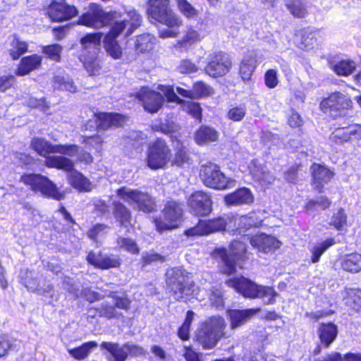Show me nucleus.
<instances>
[{
  "instance_id": "nucleus-50",
  "label": "nucleus",
  "mask_w": 361,
  "mask_h": 361,
  "mask_svg": "<svg viewBox=\"0 0 361 361\" xmlns=\"http://www.w3.org/2000/svg\"><path fill=\"white\" fill-rule=\"evenodd\" d=\"M331 205V202L326 197L321 196L317 200H309L306 205V210L309 212H313L316 210H318L319 208L322 209H326L329 207Z\"/></svg>"
},
{
  "instance_id": "nucleus-62",
  "label": "nucleus",
  "mask_w": 361,
  "mask_h": 361,
  "mask_svg": "<svg viewBox=\"0 0 361 361\" xmlns=\"http://www.w3.org/2000/svg\"><path fill=\"white\" fill-rule=\"evenodd\" d=\"M211 305L216 308L223 307L224 300L221 290L219 288H214L209 295Z\"/></svg>"
},
{
  "instance_id": "nucleus-56",
  "label": "nucleus",
  "mask_w": 361,
  "mask_h": 361,
  "mask_svg": "<svg viewBox=\"0 0 361 361\" xmlns=\"http://www.w3.org/2000/svg\"><path fill=\"white\" fill-rule=\"evenodd\" d=\"M329 139L336 144H343L349 142L346 127L336 128L331 134Z\"/></svg>"
},
{
  "instance_id": "nucleus-38",
  "label": "nucleus",
  "mask_w": 361,
  "mask_h": 361,
  "mask_svg": "<svg viewBox=\"0 0 361 361\" xmlns=\"http://www.w3.org/2000/svg\"><path fill=\"white\" fill-rule=\"evenodd\" d=\"M319 32L310 29L303 30L300 37V41L298 43V47L303 50L309 51L314 48L317 44V37Z\"/></svg>"
},
{
  "instance_id": "nucleus-29",
  "label": "nucleus",
  "mask_w": 361,
  "mask_h": 361,
  "mask_svg": "<svg viewBox=\"0 0 361 361\" xmlns=\"http://www.w3.org/2000/svg\"><path fill=\"white\" fill-rule=\"evenodd\" d=\"M97 126L99 129L106 130L111 126H118L123 122V117L119 114L101 112L96 115Z\"/></svg>"
},
{
  "instance_id": "nucleus-47",
  "label": "nucleus",
  "mask_w": 361,
  "mask_h": 361,
  "mask_svg": "<svg viewBox=\"0 0 361 361\" xmlns=\"http://www.w3.org/2000/svg\"><path fill=\"white\" fill-rule=\"evenodd\" d=\"M335 244L334 238H327L325 240L315 245L311 250L312 257L311 261L312 263H316L319 261L322 254L331 246Z\"/></svg>"
},
{
  "instance_id": "nucleus-24",
  "label": "nucleus",
  "mask_w": 361,
  "mask_h": 361,
  "mask_svg": "<svg viewBox=\"0 0 361 361\" xmlns=\"http://www.w3.org/2000/svg\"><path fill=\"white\" fill-rule=\"evenodd\" d=\"M230 222L234 226L238 225L234 232L243 234L246 230L252 227H258L262 223V218L259 212H251L240 217L232 218Z\"/></svg>"
},
{
  "instance_id": "nucleus-19",
  "label": "nucleus",
  "mask_w": 361,
  "mask_h": 361,
  "mask_svg": "<svg viewBox=\"0 0 361 361\" xmlns=\"http://www.w3.org/2000/svg\"><path fill=\"white\" fill-rule=\"evenodd\" d=\"M188 203L191 212L197 216H207L212 211V200L202 191L193 192L190 196Z\"/></svg>"
},
{
  "instance_id": "nucleus-17",
  "label": "nucleus",
  "mask_w": 361,
  "mask_h": 361,
  "mask_svg": "<svg viewBox=\"0 0 361 361\" xmlns=\"http://www.w3.org/2000/svg\"><path fill=\"white\" fill-rule=\"evenodd\" d=\"M136 98L142 102L145 110L151 114L157 112L164 102L161 94L147 87H142L136 92Z\"/></svg>"
},
{
  "instance_id": "nucleus-36",
  "label": "nucleus",
  "mask_w": 361,
  "mask_h": 361,
  "mask_svg": "<svg viewBox=\"0 0 361 361\" xmlns=\"http://www.w3.org/2000/svg\"><path fill=\"white\" fill-rule=\"evenodd\" d=\"M256 54L251 53L245 56L240 66L239 73L243 81H249L257 66Z\"/></svg>"
},
{
  "instance_id": "nucleus-30",
  "label": "nucleus",
  "mask_w": 361,
  "mask_h": 361,
  "mask_svg": "<svg viewBox=\"0 0 361 361\" xmlns=\"http://www.w3.org/2000/svg\"><path fill=\"white\" fill-rule=\"evenodd\" d=\"M233 220L232 218L224 219V218H217L209 221H202L204 224V228L207 235L212 233L220 231L221 230H227L228 232H234L235 229L231 228L233 223L230 221Z\"/></svg>"
},
{
  "instance_id": "nucleus-15",
  "label": "nucleus",
  "mask_w": 361,
  "mask_h": 361,
  "mask_svg": "<svg viewBox=\"0 0 361 361\" xmlns=\"http://www.w3.org/2000/svg\"><path fill=\"white\" fill-rule=\"evenodd\" d=\"M141 16L135 10H130L127 12L126 16L123 20L115 21L112 25L109 32L105 35L104 37L108 39H115L128 26L126 36L131 35L133 31L140 25Z\"/></svg>"
},
{
  "instance_id": "nucleus-27",
  "label": "nucleus",
  "mask_w": 361,
  "mask_h": 361,
  "mask_svg": "<svg viewBox=\"0 0 361 361\" xmlns=\"http://www.w3.org/2000/svg\"><path fill=\"white\" fill-rule=\"evenodd\" d=\"M224 201L229 206L248 204L253 202V196L250 190L242 188L233 193L226 195Z\"/></svg>"
},
{
  "instance_id": "nucleus-18",
  "label": "nucleus",
  "mask_w": 361,
  "mask_h": 361,
  "mask_svg": "<svg viewBox=\"0 0 361 361\" xmlns=\"http://www.w3.org/2000/svg\"><path fill=\"white\" fill-rule=\"evenodd\" d=\"M239 168L243 173L248 172L255 180L262 185L271 184L275 180V177L271 172L259 163L258 160H251L247 165L240 164Z\"/></svg>"
},
{
  "instance_id": "nucleus-48",
  "label": "nucleus",
  "mask_w": 361,
  "mask_h": 361,
  "mask_svg": "<svg viewBox=\"0 0 361 361\" xmlns=\"http://www.w3.org/2000/svg\"><path fill=\"white\" fill-rule=\"evenodd\" d=\"M54 87L56 89L66 90L70 92H75L77 90L76 86L73 80L68 77L56 75L54 78Z\"/></svg>"
},
{
  "instance_id": "nucleus-33",
  "label": "nucleus",
  "mask_w": 361,
  "mask_h": 361,
  "mask_svg": "<svg viewBox=\"0 0 361 361\" xmlns=\"http://www.w3.org/2000/svg\"><path fill=\"white\" fill-rule=\"evenodd\" d=\"M41 63L42 57L37 54L23 57L20 61L16 74L20 76L25 75L39 67Z\"/></svg>"
},
{
  "instance_id": "nucleus-14",
  "label": "nucleus",
  "mask_w": 361,
  "mask_h": 361,
  "mask_svg": "<svg viewBox=\"0 0 361 361\" xmlns=\"http://www.w3.org/2000/svg\"><path fill=\"white\" fill-rule=\"evenodd\" d=\"M114 18V13H106L99 6L93 5L79 18L78 23L97 29L107 25Z\"/></svg>"
},
{
  "instance_id": "nucleus-35",
  "label": "nucleus",
  "mask_w": 361,
  "mask_h": 361,
  "mask_svg": "<svg viewBox=\"0 0 361 361\" xmlns=\"http://www.w3.org/2000/svg\"><path fill=\"white\" fill-rule=\"evenodd\" d=\"M202 37L199 32L192 27H188L181 39L177 44L176 47L181 51H187L194 44L200 42Z\"/></svg>"
},
{
  "instance_id": "nucleus-23",
  "label": "nucleus",
  "mask_w": 361,
  "mask_h": 361,
  "mask_svg": "<svg viewBox=\"0 0 361 361\" xmlns=\"http://www.w3.org/2000/svg\"><path fill=\"white\" fill-rule=\"evenodd\" d=\"M350 100L348 97L340 92H334L324 99L320 104L321 109L324 111H338L348 109Z\"/></svg>"
},
{
  "instance_id": "nucleus-61",
  "label": "nucleus",
  "mask_w": 361,
  "mask_h": 361,
  "mask_svg": "<svg viewBox=\"0 0 361 361\" xmlns=\"http://www.w3.org/2000/svg\"><path fill=\"white\" fill-rule=\"evenodd\" d=\"M109 230V227L108 226L102 224H98L89 230L87 232V236L92 240H95L97 237L106 234Z\"/></svg>"
},
{
  "instance_id": "nucleus-53",
  "label": "nucleus",
  "mask_w": 361,
  "mask_h": 361,
  "mask_svg": "<svg viewBox=\"0 0 361 361\" xmlns=\"http://www.w3.org/2000/svg\"><path fill=\"white\" fill-rule=\"evenodd\" d=\"M194 312L191 310L187 312L185 321L178 331V335L180 339L185 341L189 338L190 325L194 319Z\"/></svg>"
},
{
  "instance_id": "nucleus-21",
  "label": "nucleus",
  "mask_w": 361,
  "mask_h": 361,
  "mask_svg": "<svg viewBox=\"0 0 361 361\" xmlns=\"http://www.w3.org/2000/svg\"><path fill=\"white\" fill-rule=\"evenodd\" d=\"M250 243L253 247L263 253L274 252L281 245V242L276 238L262 233L252 236Z\"/></svg>"
},
{
  "instance_id": "nucleus-1",
  "label": "nucleus",
  "mask_w": 361,
  "mask_h": 361,
  "mask_svg": "<svg viewBox=\"0 0 361 361\" xmlns=\"http://www.w3.org/2000/svg\"><path fill=\"white\" fill-rule=\"evenodd\" d=\"M31 145L39 155L46 158L45 165L49 168H56L64 171L71 170L73 161L63 156H50V154H61L74 157L78 154V147L75 145H52L42 138L35 137L32 140Z\"/></svg>"
},
{
  "instance_id": "nucleus-22",
  "label": "nucleus",
  "mask_w": 361,
  "mask_h": 361,
  "mask_svg": "<svg viewBox=\"0 0 361 361\" xmlns=\"http://www.w3.org/2000/svg\"><path fill=\"white\" fill-rule=\"evenodd\" d=\"M87 259L90 264L102 269L118 267L121 262L118 255L102 254L101 252L95 253L94 252H90L88 254Z\"/></svg>"
},
{
  "instance_id": "nucleus-45",
  "label": "nucleus",
  "mask_w": 361,
  "mask_h": 361,
  "mask_svg": "<svg viewBox=\"0 0 361 361\" xmlns=\"http://www.w3.org/2000/svg\"><path fill=\"white\" fill-rule=\"evenodd\" d=\"M189 161L190 157L185 147L178 141L175 147L174 157L171 161L172 165L181 167L185 164H188Z\"/></svg>"
},
{
  "instance_id": "nucleus-32",
  "label": "nucleus",
  "mask_w": 361,
  "mask_h": 361,
  "mask_svg": "<svg viewBox=\"0 0 361 361\" xmlns=\"http://www.w3.org/2000/svg\"><path fill=\"white\" fill-rule=\"evenodd\" d=\"M70 184L80 192H89L92 190V183L80 172L73 170V167L67 171Z\"/></svg>"
},
{
  "instance_id": "nucleus-34",
  "label": "nucleus",
  "mask_w": 361,
  "mask_h": 361,
  "mask_svg": "<svg viewBox=\"0 0 361 361\" xmlns=\"http://www.w3.org/2000/svg\"><path fill=\"white\" fill-rule=\"evenodd\" d=\"M319 337L322 345L329 347L338 334L336 325L333 323L322 324L318 329Z\"/></svg>"
},
{
  "instance_id": "nucleus-10",
  "label": "nucleus",
  "mask_w": 361,
  "mask_h": 361,
  "mask_svg": "<svg viewBox=\"0 0 361 361\" xmlns=\"http://www.w3.org/2000/svg\"><path fill=\"white\" fill-rule=\"evenodd\" d=\"M171 149L166 142L157 139L149 145L147 154V165L151 169H163L171 160Z\"/></svg>"
},
{
  "instance_id": "nucleus-26",
  "label": "nucleus",
  "mask_w": 361,
  "mask_h": 361,
  "mask_svg": "<svg viewBox=\"0 0 361 361\" xmlns=\"http://www.w3.org/2000/svg\"><path fill=\"white\" fill-rule=\"evenodd\" d=\"M102 349L106 350V357L109 361H125L127 358L125 344L120 345L111 342H102L100 345Z\"/></svg>"
},
{
  "instance_id": "nucleus-28",
  "label": "nucleus",
  "mask_w": 361,
  "mask_h": 361,
  "mask_svg": "<svg viewBox=\"0 0 361 361\" xmlns=\"http://www.w3.org/2000/svg\"><path fill=\"white\" fill-rule=\"evenodd\" d=\"M257 312V310H229L227 312L231 322V328L236 329L245 324Z\"/></svg>"
},
{
  "instance_id": "nucleus-6",
  "label": "nucleus",
  "mask_w": 361,
  "mask_h": 361,
  "mask_svg": "<svg viewBox=\"0 0 361 361\" xmlns=\"http://www.w3.org/2000/svg\"><path fill=\"white\" fill-rule=\"evenodd\" d=\"M225 327L222 317L213 316L201 325L196 335L197 341L204 349L213 348L224 336Z\"/></svg>"
},
{
  "instance_id": "nucleus-12",
  "label": "nucleus",
  "mask_w": 361,
  "mask_h": 361,
  "mask_svg": "<svg viewBox=\"0 0 361 361\" xmlns=\"http://www.w3.org/2000/svg\"><path fill=\"white\" fill-rule=\"evenodd\" d=\"M183 215L181 205L174 201L167 202L162 210L163 219H155L154 224L159 232L173 230L178 227Z\"/></svg>"
},
{
  "instance_id": "nucleus-11",
  "label": "nucleus",
  "mask_w": 361,
  "mask_h": 361,
  "mask_svg": "<svg viewBox=\"0 0 361 361\" xmlns=\"http://www.w3.org/2000/svg\"><path fill=\"white\" fill-rule=\"evenodd\" d=\"M246 251V245L244 242L233 240L228 251L226 248H217L214 251L215 257L219 258L224 265V272L232 274L235 271V257H241Z\"/></svg>"
},
{
  "instance_id": "nucleus-4",
  "label": "nucleus",
  "mask_w": 361,
  "mask_h": 361,
  "mask_svg": "<svg viewBox=\"0 0 361 361\" xmlns=\"http://www.w3.org/2000/svg\"><path fill=\"white\" fill-rule=\"evenodd\" d=\"M226 283L245 298L267 299L266 303L268 304L274 303L277 295L273 288L257 285L244 276L229 279Z\"/></svg>"
},
{
  "instance_id": "nucleus-8",
  "label": "nucleus",
  "mask_w": 361,
  "mask_h": 361,
  "mask_svg": "<svg viewBox=\"0 0 361 361\" xmlns=\"http://www.w3.org/2000/svg\"><path fill=\"white\" fill-rule=\"evenodd\" d=\"M149 17L170 27L182 25L181 18L170 8V0H148Z\"/></svg>"
},
{
  "instance_id": "nucleus-57",
  "label": "nucleus",
  "mask_w": 361,
  "mask_h": 361,
  "mask_svg": "<svg viewBox=\"0 0 361 361\" xmlns=\"http://www.w3.org/2000/svg\"><path fill=\"white\" fill-rule=\"evenodd\" d=\"M61 51L62 47L57 44L43 47V53L46 54L48 58L55 61H59Z\"/></svg>"
},
{
  "instance_id": "nucleus-44",
  "label": "nucleus",
  "mask_w": 361,
  "mask_h": 361,
  "mask_svg": "<svg viewBox=\"0 0 361 361\" xmlns=\"http://www.w3.org/2000/svg\"><path fill=\"white\" fill-rule=\"evenodd\" d=\"M97 346V343L94 341H90L83 343L82 345L68 348V353L76 360H83L88 356L92 349Z\"/></svg>"
},
{
  "instance_id": "nucleus-52",
  "label": "nucleus",
  "mask_w": 361,
  "mask_h": 361,
  "mask_svg": "<svg viewBox=\"0 0 361 361\" xmlns=\"http://www.w3.org/2000/svg\"><path fill=\"white\" fill-rule=\"evenodd\" d=\"M177 6L180 12L187 18H195L198 16V11L187 0H177Z\"/></svg>"
},
{
  "instance_id": "nucleus-25",
  "label": "nucleus",
  "mask_w": 361,
  "mask_h": 361,
  "mask_svg": "<svg viewBox=\"0 0 361 361\" xmlns=\"http://www.w3.org/2000/svg\"><path fill=\"white\" fill-rule=\"evenodd\" d=\"M312 176V185L315 189L321 191L323 185L328 183L332 178L334 173L329 169L320 164H314L311 167Z\"/></svg>"
},
{
  "instance_id": "nucleus-9",
  "label": "nucleus",
  "mask_w": 361,
  "mask_h": 361,
  "mask_svg": "<svg viewBox=\"0 0 361 361\" xmlns=\"http://www.w3.org/2000/svg\"><path fill=\"white\" fill-rule=\"evenodd\" d=\"M20 181L25 185L42 195L53 199L61 200L64 198V192L59 191L55 184L47 177L35 173L24 174L20 178Z\"/></svg>"
},
{
  "instance_id": "nucleus-64",
  "label": "nucleus",
  "mask_w": 361,
  "mask_h": 361,
  "mask_svg": "<svg viewBox=\"0 0 361 361\" xmlns=\"http://www.w3.org/2000/svg\"><path fill=\"white\" fill-rule=\"evenodd\" d=\"M245 112L244 106L233 107L228 111V117L234 121H240L244 118Z\"/></svg>"
},
{
  "instance_id": "nucleus-2",
  "label": "nucleus",
  "mask_w": 361,
  "mask_h": 361,
  "mask_svg": "<svg viewBox=\"0 0 361 361\" xmlns=\"http://www.w3.org/2000/svg\"><path fill=\"white\" fill-rule=\"evenodd\" d=\"M103 292V296L90 289H85L82 293L86 300L90 302L99 300L104 297L107 298V300L98 308V312L102 317L108 319H118L123 316L120 310L128 311L130 309V300L124 293L110 290Z\"/></svg>"
},
{
  "instance_id": "nucleus-3",
  "label": "nucleus",
  "mask_w": 361,
  "mask_h": 361,
  "mask_svg": "<svg viewBox=\"0 0 361 361\" xmlns=\"http://www.w3.org/2000/svg\"><path fill=\"white\" fill-rule=\"evenodd\" d=\"M167 289L175 300L186 302L195 294V286L190 274L181 268L167 271Z\"/></svg>"
},
{
  "instance_id": "nucleus-46",
  "label": "nucleus",
  "mask_w": 361,
  "mask_h": 361,
  "mask_svg": "<svg viewBox=\"0 0 361 361\" xmlns=\"http://www.w3.org/2000/svg\"><path fill=\"white\" fill-rule=\"evenodd\" d=\"M156 39L149 34H144L136 39L135 47L138 52L143 53L151 50Z\"/></svg>"
},
{
  "instance_id": "nucleus-43",
  "label": "nucleus",
  "mask_w": 361,
  "mask_h": 361,
  "mask_svg": "<svg viewBox=\"0 0 361 361\" xmlns=\"http://www.w3.org/2000/svg\"><path fill=\"white\" fill-rule=\"evenodd\" d=\"M27 51L26 42L20 40L16 35L13 36L8 52L13 60L18 59Z\"/></svg>"
},
{
  "instance_id": "nucleus-20",
  "label": "nucleus",
  "mask_w": 361,
  "mask_h": 361,
  "mask_svg": "<svg viewBox=\"0 0 361 361\" xmlns=\"http://www.w3.org/2000/svg\"><path fill=\"white\" fill-rule=\"evenodd\" d=\"M47 13L52 21L61 22L76 16L78 11L75 6L61 1L51 3L48 8Z\"/></svg>"
},
{
  "instance_id": "nucleus-60",
  "label": "nucleus",
  "mask_w": 361,
  "mask_h": 361,
  "mask_svg": "<svg viewBox=\"0 0 361 361\" xmlns=\"http://www.w3.org/2000/svg\"><path fill=\"white\" fill-rule=\"evenodd\" d=\"M178 71L183 74H190L197 72V67L189 59H183L177 67Z\"/></svg>"
},
{
  "instance_id": "nucleus-7",
  "label": "nucleus",
  "mask_w": 361,
  "mask_h": 361,
  "mask_svg": "<svg viewBox=\"0 0 361 361\" xmlns=\"http://www.w3.org/2000/svg\"><path fill=\"white\" fill-rule=\"evenodd\" d=\"M200 178L205 186L215 190H224L235 185V180L226 176L219 166L212 163L201 166Z\"/></svg>"
},
{
  "instance_id": "nucleus-40",
  "label": "nucleus",
  "mask_w": 361,
  "mask_h": 361,
  "mask_svg": "<svg viewBox=\"0 0 361 361\" xmlns=\"http://www.w3.org/2000/svg\"><path fill=\"white\" fill-rule=\"evenodd\" d=\"M331 68L336 74L340 76H348L353 73L356 68V63L351 60H342L336 63H330Z\"/></svg>"
},
{
  "instance_id": "nucleus-41",
  "label": "nucleus",
  "mask_w": 361,
  "mask_h": 361,
  "mask_svg": "<svg viewBox=\"0 0 361 361\" xmlns=\"http://www.w3.org/2000/svg\"><path fill=\"white\" fill-rule=\"evenodd\" d=\"M114 215L117 221H119L121 225L127 227L130 224V212L129 209L119 202L114 203Z\"/></svg>"
},
{
  "instance_id": "nucleus-58",
  "label": "nucleus",
  "mask_w": 361,
  "mask_h": 361,
  "mask_svg": "<svg viewBox=\"0 0 361 361\" xmlns=\"http://www.w3.org/2000/svg\"><path fill=\"white\" fill-rule=\"evenodd\" d=\"M34 293L48 297L52 301H57L59 300V294L55 293L53 286L50 283H44L43 286H41L40 283H39L38 290Z\"/></svg>"
},
{
  "instance_id": "nucleus-42",
  "label": "nucleus",
  "mask_w": 361,
  "mask_h": 361,
  "mask_svg": "<svg viewBox=\"0 0 361 361\" xmlns=\"http://www.w3.org/2000/svg\"><path fill=\"white\" fill-rule=\"evenodd\" d=\"M286 6L295 17L304 18L307 13V2L305 0H288Z\"/></svg>"
},
{
  "instance_id": "nucleus-63",
  "label": "nucleus",
  "mask_w": 361,
  "mask_h": 361,
  "mask_svg": "<svg viewBox=\"0 0 361 361\" xmlns=\"http://www.w3.org/2000/svg\"><path fill=\"white\" fill-rule=\"evenodd\" d=\"M265 85L269 88H274L279 83L277 71L274 69L268 70L264 75Z\"/></svg>"
},
{
  "instance_id": "nucleus-5",
  "label": "nucleus",
  "mask_w": 361,
  "mask_h": 361,
  "mask_svg": "<svg viewBox=\"0 0 361 361\" xmlns=\"http://www.w3.org/2000/svg\"><path fill=\"white\" fill-rule=\"evenodd\" d=\"M102 32L88 33L80 39L82 51L80 60L91 75H97L99 70L97 55L100 49Z\"/></svg>"
},
{
  "instance_id": "nucleus-31",
  "label": "nucleus",
  "mask_w": 361,
  "mask_h": 361,
  "mask_svg": "<svg viewBox=\"0 0 361 361\" xmlns=\"http://www.w3.org/2000/svg\"><path fill=\"white\" fill-rule=\"evenodd\" d=\"M219 136V133L214 128L202 126L195 134V140L197 145H203L217 141Z\"/></svg>"
},
{
  "instance_id": "nucleus-55",
  "label": "nucleus",
  "mask_w": 361,
  "mask_h": 361,
  "mask_svg": "<svg viewBox=\"0 0 361 361\" xmlns=\"http://www.w3.org/2000/svg\"><path fill=\"white\" fill-rule=\"evenodd\" d=\"M336 229L341 231L347 224V216L343 209H339L338 211L334 214L329 223Z\"/></svg>"
},
{
  "instance_id": "nucleus-13",
  "label": "nucleus",
  "mask_w": 361,
  "mask_h": 361,
  "mask_svg": "<svg viewBox=\"0 0 361 361\" xmlns=\"http://www.w3.org/2000/svg\"><path fill=\"white\" fill-rule=\"evenodd\" d=\"M116 194L120 199L140 210L149 212L153 209L154 201L147 193L122 187L117 190Z\"/></svg>"
},
{
  "instance_id": "nucleus-51",
  "label": "nucleus",
  "mask_w": 361,
  "mask_h": 361,
  "mask_svg": "<svg viewBox=\"0 0 361 361\" xmlns=\"http://www.w3.org/2000/svg\"><path fill=\"white\" fill-rule=\"evenodd\" d=\"M213 93V89L203 82H197L193 85L192 90V99L210 96Z\"/></svg>"
},
{
  "instance_id": "nucleus-49",
  "label": "nucleus",
  "mask_w": 361,
  "mask_h": 361,
  "mask_svg": "<svg viewBox=\"0 0 361 361\" xmlns=\"http://www.w3.org/2000/svg\"><path fill=\"white\" fill-rule=\"evenodd\" d=\"M104 48L109 55L114 59H118L122 56L121 48L115 39H104Z\"/></svg>"
},
{
  "instance_id": "nucleus-54",
  "label": "nucleus",
  "mask_w": 361,
  "mask_h": 361,
  "mask_svg": "<svg viewBox=\"0 0 361 361\" xmlns=\"http://www.w3.org/2000/svg\"><path fill=\"white\" fill-rule=\"evenodd\" d=\"M117 245L120 249L131 254L137 255L139 253L140 249L137 243L131 238L119 237L117 239Z\"/></svg>"
},
{
  "instance_id": "nucleus-59",
  "label": "nucleus",
  "mask_w": 361,
  "mask_h": 361,
  "mask_svg": "<svg viewBox=\"0 0 361 361\" xmlns=\"http://www.w3.org/2000/svg\"><path fill=\"white\" fill-rule=\"evenodd\" d=\"M157 90L161 92L166 97L169 102H175L181 103L182 100L177 96L174 92L173 87L170 85H159Z\"/></svg>"
},
{
  "instance_id": "nucleus-37",
  "label": "nucleus",
  "mask_w": 361,
  "mask_h": 361,
  "mask_svg": "<svg viewBox=\"0 0 361 361\" xmlns=\"http://www.w3.org/2000/svg\"><path fill=\"white\" fill-rule=\"evenodd\" d=\"M343 270L350 273H358L361 271V255L351 253L344 256L341 262Z\"/></svg>"
},
{
  "instance_id": "nucleus-16",
  "label": "nucleus",
  "mask_w": 361,
  "mask_h": 361,
  "mask_svg": "<svg viewBox=\"0 0 361 361\" xmlns=\"http://www.w3.org/2000/svg\"><path fill=\"white\" fill-rule=\"evenodd\" d=\"M231 61L223 52H216L210 55L209 61L205 66V73L211 77L218 78L226 75L230 71Z\"/></svg>"
},
{
  "instance_id": "nucleus-39",
  "label": "nucleus",
  "mask_w": 361,
  "mask_h": 361,
  "mask_svg": "<svg viewBox=\"0 0 361 361\" xmlns=\"http://www.w3.org/2000/svg\"><path fill=\"white\" fill-rule=\"evenodd\" d=\"M20 282L31 292L38 290L39 283L37 274L27 269H21L20 273Z\"/></svg>"
}]
</instances>
